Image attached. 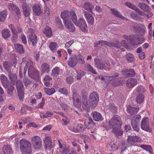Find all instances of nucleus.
Masks as SVG:
<instances>
[{"mask_svg":"<svg viewBox=\"0 0 154 154\" xmlns=\"http://www.w3.org/2000/svg\"><path fill=\"white\" fill-rule=\"evenodd\" d=\"M109 42L106 41H105L103 40H101L96 42L95 43V46L98 47L100 46H104L106 45L108 46H109Z\"/></svg>","mask_w":154,"mask_h":154,"instance_id":"34","label":"nucleus"},{"mask_svg":"<svg viewBox=\"0 0 154 154\" xmlns=\"http://www.w3.org/2000/svg\"><path fill=\"white\" fill-rule=\"evenodd\" d=\"M7 10H4L0 12V21L3 22L5 20L7 15Z\"/></svg>","mask_w":154,"mask_h":154,"instance_id":"30","label":"nucleus"},{"mask_svg":"<svg viewBox=\"0 0 154 154\" xmlns=\"http://www.w3.org/2000/svg\"><path fill=\"white\" fill-rule=\"evenodd\" d=\"M85 72L83 71H78L77 72V78L78 80H80L82 77L84 75Z\"/></svg>","mask_w":154,"mask_h":154,"instance_id":"57","label":"nucleus"},{"mask_svg":"<svg viewBox=\"0 0 154 154\" xmlns=\"http://www.w3.org/2000/svg\"><path fill=\"white\" fill-rule=\"evenodd\" d=\"M111 11L112 14L116 17L124 20H127V19L125 17L122 16L121 14L119 12V11L115 8H111Z\"/></svg>","mask_w":154,"mask_h":154,"instance_id":"22","label":"nucleus"},{"mask_svg":"<svg viewBox=\"0 0 154 154\" xmlns=\"http://www.w3.org/2000/svg\"><path fill=\"white\" fill-rule=\"evenodd\" d=\"M78 132H83L84 131L85 128L83 125L81 124H78L76 127Z\"/></svg>","mask_w":154,"mask_h":154,"instance_id":"58","label":"nucleus"},{"mask_svg":"<svg viewBox=\"0 0 154 154\" xmlns=\"http://www.w3.org/2000/svg\"><path fill=\"white\" fill-rule=\"evenodd\" d=\"M126 58L127 60L129 63L133 61L134 59V55L130 53H128L126 55Z\"/></svg>","mask_w":154,"mask_h":154,"instance_id":"46","label":"nucleus"},{"mask_svg":"<svg viewBox=\"0 0 154 154\" xmlns=\"http://www.w3.org/2000/svg\"><path fill=\"white\" fill-rule=\"evenodd\" d=\"M0 79L1 82L4 87L5 88H7L9 84L7 77L5 75L2 74L1 75Z\"/></svg>","mask_w":154,"mask_h":154,"instance_id":"20","label":"nucleus"},{"mask_svg":"<svg viewBox=\"0 0 154 154\" xmlns=\"http://www.w3.org/2000/svg\"><path fill=\"white\" fill-rule=\"evenodd\" d=\"M81 99H78L76 100L75 101H73L74 105L76 107L79 108L81 105Z\"/></svg>","mask_w":154,"mask_h":154,"instance_id":"56","label":"nucleus"},{"mask_svg":"<svg viewBox=\"0 0 154 154\" xmlns=\"http://www.w3.org/2000/svg\"><path fill=\"white\" fill-rule=\"evenodd\" d=\"M21 151L24 154H30L32 152L31 146L30 143L25 139L20 141Z\"/></svg>","mask_w":154,"mask_h":154,"instance_id":"3","label":"nucleus"},{"mask_svg":"<svg viewBox=\"0 0 154 154\" xmlns=\"http://www.w3.org/2000/svg\"><path fill=\"white\" fill-rule=\"evenodd\" d=\"M141 118V117L140 115H135L132 119L131 124H139Z\"/></svg>","mask_w":154,"mask_h":154,"instance_id":"38","label":"nucleus"},{"mask_svg":"<svg viewBox=\"0 0 154 154\" xmlns=\"http://www.w3.org/2000/svg\"><path fill=\"white\" fill-rule=\"evenodd\" d=\"M17 92L20 100L21 101H23L24 97V91H17Z\"/></svg>","mask_w":154,"mask_h":154,"instance_id":"51","label":"nucleus"},{"mask_svg":"<svg viewBox=\"0 0 154 154\" xmlns=\"http://www.w3.org/2000/svg\"><path fill=\"white\" fill-rule=\"evenodd\" d=\"M3 151L5 154H10L12 152L10 146L8 145L5 146L3 147Z\"/></svg>","mask_w":154,"mask_h":154,"instance_id":"37","label":"nucleus"},{"mask_svg":"<svg viewBox=\"0 0 154 154\" xmlns=\"http://www.w3.org/2000/svg\"><path fill=\"white\" fill-rule=\"evenodd\" d=\"M94 61L95 67L101 70H106L107 67L110 66L109 62L107 61L104 62H101L99 59L95 58Z\"/></svg>","mask_w":154,"mask_h":154,"instance_id":"6","label":"nucleus"},{"mask_svg":"<svg viewBox=\"0 0 154 154\" xmlns=\"http://www.w3.org/2000/svg\"><path fill=\"white\" fill-rule=\"evenodd\" d=\"M45 144V147L46 149L51 150L53 147L52 142H46L44 143Z\"/></svg>","mask_w":154,"mask_h":154,"instance_id":"54","label":"nucleus"},{"mask_svg":"<svg viewBox=\"0 0 154 154\" xmlns=\"http://www.w3.org/2000/svg\"><path fill=\"white\" fill-rule=\"evenodd\" d=\"M8 77L13 84H14L17 80V76L16 74L12 73L11 71L8 72Z\"/></svg>","mask_w":154,"mask_h":154,"instance_id":"23","label":"nucleus"},{"mask_svg":"<svg viewBox=\"0 0 154 154\" xmlns=\"http://www.w3.org/2000/svg\"><path fill=\"white\" fill-rule=\"evenodd\" d=\"M49 47L51 51L54 52L57 48V45L56 42H51L49 44Z\"/></svg>","mask_w":154,"mask_h":154,"instance_id":"40","label":"nucleus"},{"mask_svg":"<svg viewBox=\"0 0 154 154\" xmlns=\"http://www.w3.org/2000/svg\"><path fill=\"white\" fill-rule=\"evenodd\" d=\"M72 18L73 23L76 26H78L81 31L83 32L87 31L88 27L84 19L80 18L79 19L78 21L76 15H73Z\"/></svg>","mask_w":154,"mask_h":154,"instance_id":"4","label":"nucleus"},{"mask_svg":"<svg viewBox=\"0 0 154 154\" xmlns=\"http://www.w3.org/2000/svg\"><path fill=\"white\" fill-rule=\"evenodd\" d=\"M85 69L86 71L97 74V73L94 68L89 64H87L85 65Z\"/></svg>","mask_w":154,"mask_h":154,"instance_id":"42","label":"nucleus"},{"mask_svg":"<svg viewBox=\"0 0 154 154\" xmlns=\"http://www.w3.org/2000/svg\"><path fill=\"white\" fill-rule=\"evenodd\" d=\"M77 63L80 64H84L85 61L84 60V58L81 55H78L76 57Z\"/></svg>","mask_w":154,"mask_h":154,"instance_id":"43","label":"nucleus"},{"mask_svg":"<svg viewBox=\"0 0 154 154\" xmlns=\"http://www.w3.org/2000/svg\"><path fill=\"white\" fill-rule=\"evenodd\" d=\"M44 91L45 93L47 95H51L55 92V90L54 88H44Z\"/></svg>","mask_w":154,"mask_h":154,"instance_id":"39","label":"nucleus"},{"mask_svg":"<svg viewBox=\"0 0 154 154\" xmlns=\"http://www.w3.org/2000/svg\"><path fill=\"white\" fill-rule=\"evenodd\" d=\"M137 80L134 78H129L127 81L126 85L129 88L133 87L137 84Z\"/></svg>","mask_w":154,"mask_h":154,"instance_id":"19","label":"nucleus"},{"mask_svg":"<svg viewBox=\"0 0 154 154\" xmlns=\"http://www.w3.org/2000/svg\"><path fill=\"white\" fill-rule=\"evenodd\" d=\"M92 116L93 117V120L96 122L101 121L103 120V117L101 114L97 112H92Z\"/></svg>","mask_w":154,"mask_h":154,"instance_id":"16","label":"nucleus"},{"mask_svg":"<svg viewBox=\"0 0 154 154\" xmlns=\"http://www.w3.org/2000/svg\"><path fill=\"white\" fill-rule=\"evenodd\" d=\"M138 5L140 8L144 11H147L149 9V6L144 3H140Z\"/></svg>","mask_w":154,"mask_h":154,"instance_id":"44","label":"nucleus"},{"mask_svg":"<svg viewBox=\"0 0 154 154\" xmlns=\"http://www.w3.org/2000/svg\"><path fill=\"white\" fill-rule=\"evenodd\" d=\"M3 66L4 68L8 72L11 71V67L8 65V61H5L3 63Z\"/></svg>","mask_w":154,"mask_h":154,"instance_id":"55","label":"nucleus"},{"mask_svg":"<svg viewBox=\"0 0 154 154\" xmlns=\"http://www.w3.org/2000/svg\"><path fill=\"white\" fill-rule=\"evenodd\" d=\"M60 69L59 67H56L51 71V75L53 76L57 77L59 74Z\"/></svg>","mask_w":154,"mask_h":154,"instance_id":"41","label":"nucleus"},{"mask_svg":"<svg viewBox=\"0 0 154 154\" xmlns=\"http://www.w3.org/2000/svg\"><path fill=\"white\" fill-rule=\"evenodd\" d=\"M32 10L35 14L37 16L41 15L43 12L41 7L38 5H35L32 7Z\"/></svg>","mask_w":154,"mask_h":154,"instance_id":"15","label":"nucleus"},{"mask_svg":"<svg viewBox=\"0 0 154 154\" xmlns=\"http://www.w3.org/2000/svg\"><path fill=\"white\" fill-rule=\"evenodd\" d=\"M146 91L145 89L141 86H138L134 91V92L138 94L141 93H143Z\"/></svg>","mask_w":154,"mask_h":154,"instance_id":"47","label":"nucleus"},{"mask_svg":"<svg viewBox=\"0 0 154 154\" xmlns=\"http://www.w3.org/2000/svg\"><path fill=\"white\" fill-rule=\"evenodd\" d=\"M76 15L75 12L73 10H71L70 11H65L61 12V17L63 20L64 22L69 21L71 18L72 21V17L73 15Z\"/></svg>","mask_w":154,"mask_h":154,"instance_id":"5","label":"nucleus"},{"mask_svg":"<svg viewBox=\"0 0 154 154\" xmlns=\"http://www.w3.org/2000/svg\"><path fill=\"white\" fill-rule=\"evenodd\" d=\"M28 75L32 79L36 80H39V74L38 71L34 69L33 70L28 71Z\"/></svg>","mask_w":154,"mask_h":154,"instance_id":"13","label":"nucleus"},{"mask_svg":"<svg viewBox=\"0 0 154 154\" xmlns=\"http://www.w3.org/2000/svg\"><path fill=\"white\" fill-rule=\"evenodd\" d=\"M77 63L76 58L74 56L72 57L68 61V64L71 67H74L75 66Z\"/></svg>","mask_w":154,"mask_h":154,"instance_id":"29","label":"nucleus"},{"mask_svg":"<svg viewBox=\"0 0 154 154\" xmlns=\"http://www.w3.org/2000/svg\"><path fill=\"white\" fill-rule=\"evenodd\" d=\"M26 64L25 67L27 68H29L28 71L33 70L34 69L33 62L31 60H26V58H23V59L22 62L21 63V64Z\"/></svg>","mask_w":154,"mask_h":154,"instance_id":"10","label":"nucleus"},{"mask_svg":"<svg viewBox=\"0 0 154 154\" xmlns=\"http://www.w3.org/2000/svg\"><path fill=\"white\" fill-rule=\"evenodd\" d=\"M52 80V78L48 75H46L44 78L43 82L45 85L48 87L50 86V82Z\"/></svg>","mask_w":154,"mask_h":154,"instance_id":"28","label":"nucleus"},{"mask_svg":"<svg viewBox=\"0 0 154 154\" xmlns=\"http://www.w3.org/2000/svg\"><path fill=\"white\" fill-rule=\"evenodd\" d=\"M58 91L60 93L65 95H67L68 93L67 89L65 88H60L59 89Z\"/></svg>","mask_w":154,"mask_h":154,"instance_id":"60","label":"nucleus"},{"mask_svg":"<svg viewBox=\"0 0 154 154\" xmlns=\"http://www.w3.org/2000/svg\"><path fill=\"white\" fill-rule=\"evenodd\" d=\"M84 123L86 127L89 129L93 128L95 125L94 123L93 122L91 117H89L88 119H85Z\"/></svg>","mask_w":154,"mask_h":154,"instance_id":"17","label":"nucleus"},{"mask_svg":"<svg viewBox=\"0 0 154 154\" xmlns=\"http://www.w3.org/2000/svg\"><path fill=\"white\" fill-rule=\"evenodd\" d=\"M12 33V40L13 42H15L17 41L18 38L17 32Z\"/></svg>","mask_w":154,"mask_h":154,"instance_id":"59","label":"nucleus"},{"mask_svg":"<svg viewBox=\"0 0 154 154\" xmlns=\"http://www.w3.org/2000/svg\"><path fill=\"white\" fill-rule=\"evenodd\" d=\"M17 91H24V87L21 80L18 79L15 83Z\"/></svg>","mask_w":154,"mask_h":154,"instance_id":"24","label":"nucleus"},{"mask_svg":"<svg viewBox=\"0 0 154 154\" xmlns=\"http://www.w3.org/2000/svg\"><path fill=\"white\" fill-rule=\"evenodd\" d=\"M31 140L33 146L35 149H38L42 147V140L38 136H36L32 137Z\"/></svg>","mask_w":154,"mask_h":154,"instance_id":"7","label":"nucleus"},{"mask_svg":"<svg viewBox=\"0 0 154 154\" xmlns=\"http://www.w3.org/2000/svg\"><path fill=\"white\" fill-rule=\"evenodd\" d=\"M65 26L71 32H73L75 31V29L73 24L69 21L64 22Z\"/></svg>","mask_w":154,"mask_h":154,"instance_id":"21","label":"nucleus"},{"mask_svg":"<svg viewBox=\"0 0 154 154\" xmlns=\"http://www.w3.org/2000/svg\"><path fill=\"white\" fill-rule=\"evenodd\" d=\"M109 108L112 112H115L116 111L117 108L114 104L109 105Z\"/></svg>","mask_w":154,"mask_h":154,"instance_id":"64","label":"nucleus"},{"mask_svg":"<svg viewBox=\"0 0 154 154\" xmlns=\"http://www.w3.org/2000/svg\"><path fill=\"white\" fill-rule=\"evenodd\" d=\"M23 82L26 88H27L29 85L32 83V80L25 76L23 79Z\"/></svg>","mask_w":154,"mask_h":154,"instance_id":"32","label":"nucleus"},{"mask_svg":"<svg viewBox=\"0 0 154 154\" xmlns=\"http://www.w3.org/2000/svg\"><path fill=\"white\" fill-rule=\"evenodd\" d=\"M14 46L16 50L19 53L21 54L24 53V50L22 45L16 43L14 44Z\"/></svg>","mask_w":154,"mask_h":154,"instance_id":"31","label":"nucleus"},{"mask_svg":"<svg viewBox=\"0 0 154 154\" xmlns=\"http://www.w3.org/2000/svg\"><path fill=\"white\" fill-rule=\"evenodd\" d=\"M72 99L73 101H75L76 100L81 99V97L77 93L74 92L73 94Z\"/></svg>","mask_w":154,"mask_h":154,"instance_id":"61","label":"nucleus"},{"mask_svg":"<svg viewBox=\"0 0 154 154\" xmlns=\"http://www.w3.org/2000/svg\"><path fill=\"white\" fill-rule=\"evenodd\" d=\"M84 7L85 10L93 13L92 9L94 7L90 2H85L84 4Z\"/></svg>","mask_w":154,"mask_h":154,"instance_id":"27","label":"nucleus"},{"mask_svg":"<svg viewBox=\"0 0 154 154\" xmlns=\"http://www.w3.org/2000/svg\"><path fill=\"white\" fill-rule=\"evenodd\" d=\"M23 13L26 17H28L30 14L31 7L26 2L23 3L22 5Z\"/></svg>","mask_w":154,"mask_h":154,"instance_id":"12","label":"nucleus"},{"mask_svg":"<svg viewBox=\"0 0 154 154\" xmlns=\"http://www.w3.org/2000/svg\"><path fill=\"white\" fill-rule=\"evenodd\" d=\"M139 138L137 136H131L128 137L127 141L131 144H133L138 141Z\"/></svg>","mask_w":154,"mask_h":154,"instance_id":"26","label":"nucleus"},{"mask_svg":"<svg viewBox=\"0 0 154 154\" xmlns=\"http://www.w3.org/2000/svg\"><path fill=\"white\" fill-rule=\"evenodd\" d=\"M125 4L126 6L134 10L135 11L137 9V7L135 5L131 2H127L125 3Z\"/></svg>","mask_w":154,"mask_h":154,"instance_id":"52","label":"nucleus"},{"mask_svg":"<svg viewBox=\"0 0 154 154\" xmlns=\"http://www.w3.org/2000/svg\"><path fill=\"white\" fill-rule=\"evenodd\" d=\"M49 66L47 63H44L41 65V70L44 72H48L49 71Z\"/></svg>","mask_w":154,"mask_h":154,"instance_id":"36","label":"nucleus"},{"mask_svg":"<svg viewBox=\"0 0 154 154\" xmlns=\"http://www.w3.org/2000/svg\"><path fill=\"white\" fill-rule=\"evenodd\" d=\"M66 81L69 84H72L73 81V77L71 76L68 77L66 79Z\"/></svg>","mask_w":154,"mask_h":154,"instance_id":"63","label":"nucleus"},{"mask_svg":"<svg viewBox=\"0 0 154 154\" xmlns=\"http://www.w3.org/2000/svg\"><path fill=\"white\" fill-rule=\"evenodd\" d=\"M137 39L138 40V41L137 43L135 42H131V44L134 46L139 45L143 43L146 40L145 38L143 36H139L137 37Z\"/></svg>","mask_w":154,"mask_h":154,"instance_id":"33","label":"nucleus"},{"mask_svg":"<svg viewBox=\"0 0 154 154\" xmlns=\"http://www.w3.org/2000/svg\"><path fill=\"white\" fill-rule=\"evenodd\" d=\"M98 100V95L95 92H93L90 95L88 99V102L87 101V96L84 95L82 97V107L85 110L88 111L91 107L93 108L97 106Z\"/></svg>","mask_w":154,"mask_h":154,"instance_id":"1","label":"nucleus"},{"mask_svg":"<svg viewBox=\"0 0 154 154\" xmlns=\"http://www.w3.org/2000/svg\"><path fill=\"white\" fill-rule=\"evenodd\" d=\"M144 98V97L142 94H138L137 97L136 101L138 103H142Z\"/></svg>","mask_w":154,"mask_h":154,"instance_id":"50","label":"nucleus"},{"mask_svg":"<svg viewBox=\"0 0 154 154\" xmlns=\"http://www.w3.org/2000/svg\"><path fill=\"white\" fill-rule=\"evenodd\" d=\"M138 110V108L134 107L129 105L127 106V112L131 116L136 114Z\"/></svg>","mask_w":154,"mask_h":154,"instance_id":"18","label":"nucleus"},{"mask_svg":"<svg viewBox=\"0 0 154 154\" xmlns=\"http://www.w3.org/2000/svg\"><path fill=\"white\" fill-rule=\"evenodd\" d=\"M32 29H29V31L30 32L29 35V39L32 45L33 46H35L37 42L38 39L37 35L32 32Z\"/></svg>","mask_w":154,"mask_h":154,"instance_id":"11","label":"nucleus"},{"mask_svg":"<svg viewBox=\"0 0 154 154\" xmlns=\"http://www.w3.org/2000/svg\"><path fill=\"white\" fill-rule=\"evenodd\" d=\"M17 6L16 5L12 3L9 4L8 6V9L11 11H14V9H15L16 8H17Z\"/></svg>","mask_w":154,"mask_h":154,"instance_id":"62","label":"nucleus"},{"mask_svg":"<svg viewBox=\"0 0 154 154\" xmlns=\"http://www.w3.org/2000/svg\"><path fill=\"white\" fill-rule=\"evenodd\" d=\"M122 73L127 77H134L136 73L134 70L132 69H125L122 72Z\"/></svg>","mask_w":154,"mask_h":154,"instance_id":"14","label":"nucleus"},{"mask_svg":"<svg viewBox=\"0 0 154 154\" xmlns=\"http://www.w3.org/2000/svg\"><path fill=\"white\" fill-rule=\"evenodd\" d=\"M55 22L57 26L60 28L61 29L63 28V26L60 18L58 17L56 18L55 19Z\"/></svg>","mask_w":154,"mask_h":154,"instance_id":"53","label":"nucleus"},{"mask_svg":"<svg viewBox=\"0 0 154 154\" xmlns=\"http://www.w3.org/2000/svg\"><path fill=\"white\" fill-rule=\"evenodd\" d=\"M131 16L133 19L136 21H139L141 22H143V21L144 19L141 17L138 16L137 14L134 12L131 13Z\"/></svg>","mask_w":154,"mask_h":154,"instance_id":"25","label":"nucleus"},{"mask_svg":"<svg viewBox=\"0 0 154 154\" xmlns=\"http://www.w3.org/2000/svg\"><path fill=\"white\" fill-rule=\"evenodd\" d=\"M43 32L45 34L46 36L47 37H50L52 35L51 29L49 26H47L45 28Z\"/></svg>","mask_w":154,"mask_h":154,"instance_id":"45","label":"nucleus"},{"mask_svg":"<svg viewBox=\"0 0 154 154\" xmlns=\"http://www.w3.org/2000/svg\"><path fill=\"white\" fill-rule=\"evenodd\" d=\"M109 47H115L117 48H120L121 47V45L119 41L117 40L115 42L112 43L109 42Z\"/></svg>","mask_w":154,"mask_h":154,"instance_id":"49","label":"nucleus"},{"mask_svg":"<svg viewBox=\"0 0 154 154\" xmlns=\"http://www.w3.org/2000/svg\"><path fill=\"white\" fill-rule=\"evenodd\" d=\"M2 35L3 37L7 39L10 36V32L8 29H5L2 31Z\"/></svg>","mask_w":154,"mask_h":154,"instance_id":"48","label":"nucleus"},{"mask_svg":"<svg viewBox=\"0 0 154 154\" xmlns=\"http://www.w3.org/2000/svg\"><path fill=\"white\" fill-rule=\"evenodd\" d=\"M149 120L148 118H144L142 119L140 125L141 129L146 131L151 132L152 130L149 127Z\"/></svg>","mask_w":154,"mask_h":154,"instance_id":"8","label":"nucleus"},{"mask_svg":"<svg viewBox=\"0 0 154 154\" xmlns=\"http://www.w3.org/2000/svg\"><path fill=\"white\" fill-rule=\"evenodd\" d=\"M14 90V88L12 85H10L7 88V91L8 94L10 96H12L14 95L13 91Z\"/></svg>","mask_w":154,"mask_h":154,"instance_id":"35","label":"nucleus"},{"mask_svg":"<svg viewBox=\"0 0 154 154\" xmlns=\"http://www.w3.org/2000/svg\"><path fill=\"white\" fill-rule=\"evenodd\" d=\"M122 125L121 118L117 115L114 116L109 122V126L112 129V132L117 136H120L123 134V131L121 130Z\"/></svg>","mask_w":154,"mask_h":154,"instance_id":"2","label":"nucleus"},{"mask_svg":"<svg viewBox=\"0 0 154 154\" xmlns=\"http://www.w3.org/2000/svg\"><path fill=\"white\" fill-rule=\"evenodd\" d=\"M83 14L88 23L92 25L94 24V18L92 14L87 11H84Z\"/></svg>","mask_w":154,"mask_h":154,"instance_id":"9","label":"nucleus"}]
</instances>
